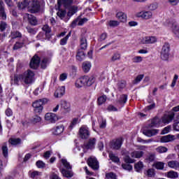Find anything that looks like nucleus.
<instances>
[{
  "mask_svg": "<svg viewBox=\"0 0 179 179\" xmlns=\"http://www.w3.org/2000/svg\"><path fill=\"white\" fill-rule=\"evenodd\" d=\"M94 82H96V78H94V76H85L78 78L76 80L75 86L80 89V87H83V86H92Z\"/></svg>",
  "mask_w": 179,
  "mask_h": 179,
  "instance_id": "f257e3e1",
  "label": "nucleus"
},
{
  "mask_svg": "<svg viewBox=\"0 0 179 179\" xmlns=\"http://www.w3.org/2000/svg\"><path fill=\"white\" fill-rule=\"evenodd\" d=\"M22 82L25 85H30L34 82V72L31 70H27L22 74Z\"/></svg>",
  "mask_w": 179,
  "mask_h": 179,
  "instance_id": "f03ea898",
  "label": "nucleus"
},
{
  "mask_svg": "<svg viewBox=\"0 0 179 179\" xmlns=\"http://www.w3.org/2000/svg\"><path fill=\"white\" fill-rule=\"evenodd\" d=\"M47 102V99H39L37 100L36 101H34L32 103V107L34 108V112L40 114V113L43 112V106H44V103Z\"/></svg>",
  "mask_w": 179,
  "mask_h": 179,
  "instance_id": "7ed1b4c3",
  "label": "nucleus"
},
{
  "mask_svg": "<svg viewBox=\"0 0 179 179\" xmlns=\"http://www.w3.org/2000/svg\"><path fill=\"white\" fill-rule=\"evenodd\" d=\"M169 57H170V44L165 43L161 51V58L164 61H167Z\"/></svg>",
  "mask_w": 179,
  "mask_h": 179,
  "instance_id": "20e7f679",
  "label": "nucleus"
},
{
  "mask_svg": "<svg viewBox=\"0 0 179 179\" xmlns=\"http://www.w3.org/2000/svg\"><path fill=\"white\" fill-rule=\"evenodd\" d=\"M79 136L81 139H87L90 136V131L89 130V127L87 126H82L78 131Z\"/></svg>",
  "mask_w": 179,
  "mask_h": 179,
  "instance_id": "39448f33",
  "label": "nucleus"
},
{
  "mask_svg": "<svg viewBox=\"0 0 179 179\" xmlns=\"http://www.w3.org/2000/svg\"><path fill=\"white\" fill-rule=\"evenodd\" d=\"M29 10L31 13H36L40 10V2L37 0H31L29 1Z\"/></svg>",
  "mask_w": 179,
  "mask_h": 179,
  "instance_id": "423d86ee",
  "label": "nucleus"
},
{
  "mask_svg": "<svg viewBox=\"0 0 179 179\" xmlns=\"http://www.w3.org/2000/svg\"><path fill=\"white\" fill-rule=\"evenodd\" d=\"M136 16L137 17H141V19H145V20H148L153 17V13L152 11H141L137 13Z\"/></svg>",
  "mask_w": 179,
  "mask_h": 179,
  "instance_id": "0eeeda50",
  "label": "nucleus"
},
{
  "mask_svg": "<svg viewBox=\"0 0 179 179\" xmlns=\"http://www.w3.org/2000/svg\"><path fill=\"white\" fill-rule=\"evenodd\" d=\"M96 141V138H90L87 143L84 144L83 146L84 151L86 152V150H89V149H94Z\"/></svg>",
  "mask_w": 179,
  "mask_h": 179,
  "instance_id": "6e6552de",
  "label": "nucleus"
},
{
  "mask_svg": "<svg viewBox=\"0 0 179 179\" xmlns=\"http://www.w3.org/2000/svg\"><path fill=\"white\" fill-rule=\"evenodd\" d=\"M87 164L93 170H99V162L96 157H90L87 160Z\"/></svg>",
  "mask_w": 179,
  "mask_h": 179,
  "instance_id": "1a4fd4ad",
  "label": "nucleus"
},
{
  "mask_svg": "<svg viewBox=\"0 0 179 179\" xmlns=\"http://www.w3.org/2000/svg\"><path fill=\"white\" fill-rule=\"evenodd\" d=\"M169 27H171L173 37L179 40V25L177 23L169 24Z\"/></svg>",
  "mask_w": 179,
  "mask_h": 179,
  "instance_id": "9d476101",
  "label": "nucleus"
},
{
  "mask_svg": "<svg viewBox=\"0 0 179 179\" xmlns=\"http://www.w3.org/2000/svg\"><path fill=\"white\" fill-rule=\"evenodd\" d=\"M39 65H40V57L37 55H34L30 62L29 66L32 69H37Z\"/></svg>",
  "mask_w": 179,
  "mask_h": 179,
  "instance_id": "9b49d317",
  "label": "nucleus"
},
{
  "mask_svg": "<svg viewBox=\"0 0 179 179\" xmlns=\"http://www.w3.org/2000/svg\"><path fill=\"white\" fill-rule=\"evenodd\" d=\"M39 65H40V57L37 55H34L30 62L29 66L32 69H37Z\"/></svg>",
  "mask_w": 179,
  "mask_h": 179,
  "instance_id": "f8f14e48",
  "label": "nucleus"
},
{
  "mask_svg": "<svg viewBox=\"0 0 179 179\" xmlns=\"http://www.w3.org/2000/svg\"><path fill=\"white\" fill-rule=\"evenodd\" d=\"M45 120L46 121H48V122L54 124L55 122H57V121H58V117L57 116V115H55V113H48L45 115Z\"/></svg>",
  "mask_w": 179,
  "mask_h": 179,
  "instance_id": "ddd939ff",
  "label": "nucleus"
},
{
  "mask_svg": "<svg viewBox=\"0 0 179 179\" xmlns=\"http://www.w3.org/2000/svg\"><path fill=\"white\" fill-rule=\"evenodd\" d=\"M157 41L155 36H145L141 39V44H153Z\"/></svg>",
  "mask_w": 179,
  "mask_h": 179,
  "instance_id": "4468645a",
  "label": "nucleus"
},
{
  "mask_svg": "<svg viewBox=\"0 0 179 179\" xmlns=\"http://www.w3.org/2000/svg\"><path fill=\"white\" fill-rule=\"evenodd\" d=\"M24 20H28L30 24H32L33 26H36V24H37V19H36V17L29 13L24 14Z\"/></svg>",
  "mask_w": 179,
  "mask_h": 179,
  "instance_id": "2eb2a0df",
  "label": "nucleus"
},
{
  "mask_svg": "<svg viewBox=\"0 0 179 179\" xmlns=\"http://www.w3.org/2000/svg\"><path fill=\"white\" fill-rule=\"evenodd\" d=\"M174 113L171 115H164L160 120L161 124H170L173 120H174Z\"/></svg>",
  "mask_w": 179,
  "mask_h": 179,
  "instance_id": "dca6fc26",
  "label": "nucleus"
},
{
  "mask_svg": "<svg viewBox=\"0 0 179 179\" xmlns=\"http://www.w3.org/2000/svg\"><path fill=\"white\" fill-rule=\"evenodd\" d=\"M75 3V0H58L57 4L59 8H61V5H63L64 8H69L71 5H73Z\"/></svg>",
  "mask_w": 179,
  "mask_h": 179,
  "instance_id": "f3484780",
  "label": "nucleus"
},
{
  "mask_svg": "<svg viewBox=\"0 0 179 179\" xmlns=\"http://www.w3.org/2000/svg\"><path fill=\"white\" fill-rule=\"evenodd\" d=\"M173 141H176V136L174 135H166L160 138V142L162 143H167L169 142H173Z\"/></svg>",
  "mask_w": 179,
  "mask_h": 179,
  "instance_id": "a211bd4d",
  "label": "nucleus"
},
{
  "mask_svg": "<svg viewBox=\"0 0 179 179\" xmlns=\"http://www.w3.org/2000/svg\"><path fill=\"white\" fill-rule=\"evenodd\" d=\"M122 142L123 140L122 138H117L112 142L111 148L115 150H118V149H120L121 146L122 145Z\"/></svg>",
  "mask_w": 179,
  "mask_h": 179,
  "instance_id": "6ab92c4d",
  "label": "nucleus"
},
{
  "mask_svg": "<svg viewBox=\"0 0 179 179\" xmlns=\"http://www.w3.org/2000/svg\"><path fill=\"white\" fill-rule=\"evenodd\" d=\"M160 125H162V120L159 117H154L151 120V122L148 127L149 128H153L155 127H160Z\"/></svg>",
  "mask_w": 179,
  "mask_h": 179,
  "instance_id": "aec40b11",
  "label": "nucleus"
},
{
  "mask_svg": "<svg viewBox=\"0 0 179 179\" xmlns=\"http://www.w3.org/2000/svg\"><path fill=\"white\" fill-rule=\"evenodd\" d=\"M0 17L3 20H6V13L5 12V3L3 1L0 0Z\"/></svg>",
  "mask_w": 179,
  "mask_h": 179,
  "instance_id": "412c9836",
  "label": "nucleus"
},
{
  "mask_svg": "<svg viewBox=\"0 0 179 179\" xmlns=\"http://www.w3.org/2000/svg\"><path fill=\"white\" fill-rule=\"evenodd\" d=\"M122 155L124 156V160L125 163H134V159L129 157V152L127 150H122Z\"/></svg>",
  "mask_w": 179,
  "mask_h": 179,
  "instance_id": "4be33fe9",
  "label": "nucleus"
},
{
  "mask_svg": "<svg viewBox=\"0 0 179 179\" xmlns=\"http://www.w3.org/2000/svg\"><path fill=\"white\" fill-rule=\"evenodd\" d=\"M143 134L145 136H148V138H150L152 136H155V135H157V134H159V130L158 129L144 130L143 131Z\"/></svg>",
  "mask_w": 179,
  "mask_h": 179,
  "instance_id": "5701e85b",
  "label": "nucleus"
},
{
  "mask_svg": "<svg viewBox=\"0 0 179 179\" xmlns=\"http://www.w3.org/2000/svg\"><path fill=\"white\" fill-rule=\"evenodd\" d=\"M63 94H65V87H59L55 92L54 96L56 98L62 97Z\"/></svg>",
  "mask_w": 179,
  "mask_h": 179,
  "instance_id": "b1692460",
  "label": "nucleus"
},
{
  "mask_svg": "<svg viewBox=\"0 0 179 179\" xmlns=\"http://www.w3.org/2000/svg\"><path fill=\"white\" fill-rule=\"evenodd\" d=\"M116 17L122 23H125V22H127V14L124 12L120 11L117 13Z\"/></svg>",
  "mask_w": 179,
  "mask_h": 179,
  "instance_id": "393cba45",
  "label": "nucleus"
},
{
  "mask_svg": "<svg viewBox=\"0 0 179 179\" xmlns=\"http://www.w3.org/2000/svg\"><path fill=\"white\" fill-rule=\"evenodd\" d=\"M67 8L69 9V11L67 13V16H69V17H72V16H73V15H75V13L78 12V6H69Z\"/></svg>",
  "mask_w": 179,
  "mask_h": 179,
  "instance_id": "a878e982",
  "label": "nucleus"
},
{
  "mask_svg": "<svg viewBox=\"0 0 179 179\" xmlns=\"http://www.w3.org/2000/svg\"><path fill=\"white\" fill-rule=\"evenodd\" d=\"M168 167L173 170H179V162L176 160L169 161L168 162Z\"/></svg>",
  "mask_w": 179,
  "mask_h": 179,
  "instance_id": "bb28decb",
  "label": "nucleus"
},
{
  "mask_svg": "<svg viewBox=\"0 0 179 179\" xmlns=\"http://www.w3.org/2000/svg\"><path fill=\"white\" fill-rule=\"evenodd\" d=\"M19 82H23V75H15L11 79V85H19Z\"/></svg>",
  "mask_w": 179,
  "mask_h": 179,
  "instance_id": "cd10ccee",
  "label": "nucleus"
},
{
  "mask_svg": "<svg viewBox=\"0 0 179 179\" xmlns=\"http://www.w3.org/2000/svg\"><path fill=\"white\" fill-rule=\"evenodd\" d=\"M64 128L65 127H64V125H59L55 128L52 129L53 135H61V134L64 132Z\"/></svg>",
  "mask_w": 179,
  "mask_h": 179,
  "instance_id": "c85d7f7f",
  "label": "nucleus"
},
{
  "mask_svg": "<svg viewBox=\"0 0 179 179\" xmlns=\"http://www.w3.org/2000/svg\"><path fill=\"white\" fill-rule=\"evenodd\" d=\"M167 178L176 179L178 178V172L174 171H169L165 173Z\"/></svg>",
  "mask_w": 179,
  "mask_h": 179,
  "instance_id": "c756f323",
  "label": "nucleus"
},
{
  "mask_svg": "<svg viewBox=\"0 0 179 179\" xmlns=\"http://www.w3.org/2000/svg\"><path fill=\"white\" fill-rule=\"evenodd\" d=\"M86 55H85V52L83 50H78L77 52V55L76 56V60L79 62H82L83 59H85Z\"/></svg>",
  "mask_w": 179,
  "mask_h": 179,
  "instance_id": "7c9ffc66",
  "label": "nucleus"
},
{
  "mask_svg": "<svg viewBox=\"0 0 179 179\" xmlns=\"http://www.w3.org/2000/svg\"><path fill=\"white\" fill-rule=\"evenodd\" d=\"M61 107L66 111V113H69V111H71V103L66 102V101H62Z\"/></svg>",
  "mask_w": 179,
  "mask_h": 179,
  "instance_id": "2f4dec72",
  "label": "nucleus"
},
{
  "mask_svg": "<svg viewBox=\"0 0 179 179\" xmlns=\"http://www.w3.org/2000/svg\"><path fill=\"white\" fill-rule=\"evenodd\" d=\"M131 157H134V159H141L145 155L143 151H133L131 152Z\"/></svg>",
  "mask_w": 179,
  "mask_h": 179,
  "instance_id": "473e14b6",
  "label": "nucleus"
},
{
  "mask_svg": "<svg viewBox=\"0 0 179 179\" xmlns=\"http://www.w3.org/2000/svg\"><path fill=\"white\" fill-rule=\"evenodd\" d=\"M60 171L62 176L66 178H71V177H73V173H72L71 171H66L64 169H62Z\"/></svg>",
  "mask_w": 179,
  "mask_h": 179,
  "instance_id": "72a5a7b5",
  "label": "nucleus"
},
{
  "mask_svg": "<svg viewBox=\"0 0 179 179\" xmlns=\"http://www.w3.org/2000/svg\"><path fill=\"white\" fill-rule=\"evenodd\" d=\"M91 68H92V63H90V62H84L83 63V69L84 72L85 73L89 72Z\"/></svg>",
  "mask_w": 179,
  "mask_h": 179,
  "instance_id": "f704fd0d",
  "label": "nucleus"
},
{
  "mask_svg": "<svg viewBox=\"0 0 179 179\" xmlns=\"http://www.w3.org/2000/svg\"><path fill=\"white\" fill-rule=\"evenodd\" d=\"M42 30L45 31V35L47 36L48 38H50L51 37V35H50V33H51V28L50 26L45 24L42 27Z\"/></svg>",
  "mask_w": 179,
  "mask_h": 179,
  "instance_id": "c9c22d12",
  "label": "nucleus"
},
{
  "mask_svg": "<svg viewBox=\"0 0 179 179\" xmlns=\"http://www.w3.org/2000/svg\"><path fill=\"white\" fill-rule=\"evenodd\" d=\"M27 6H29V1L27 0H24L18 3V8L20 9H24V8H27Z\"/></svg>",
  "mask_w": 179,
  "mask_h": 179,
  "instance_id": "e433bc0d",
  "label": "nucleus"
},
{
  "mask_svg": "<svg viewBox=\"0 0 179 179\" xmlns=\"http://www.w3.org/2000/svg\"><path fill=\"white\" fill-rule=\"evenodd\" d=\"M80 48L81 50H86L87 48V40H86V38L80 39Z\"/></svg>",
  "mask_w": 179,
  "mask_h": 179,
  "instance_id": "4c0bfd02",
  "label": "nucleus"
},
{
  "mask_svg": "<svg viewBox=\"0 0 179 179\" xmlns=\"http://www.w3.org/2000/svg\"><path fill=\"white\" fill-rule=\"evenodd\" d=\"M153 166L157 169V170H163L164 169V163L162 162H155Z\"/></svg>",
  "mask_w": 179,
  "mask_h": 179,
  "instance_id": "58836bf2",
  "label": "nucleus"
},
{
  "mask_svg": "<svg viewBox=\"0 0 179 179\" xmlns=\"http://www.w3.org/2000/svg\"><path fill=\"white\" fill-rule=\"evenodd\" d=\"M134 169L136 170V171H141V170H142V169H143V162L139 161L138 162L136 163L134 165Z\"/></svg>",
  "mask_w": 179,
  "mask_h": 179,
  "instance_id": "ea45409f",
  "label": "nucleus"
},
{
  "mask_svg": "<svg viewBox=\"0 0 179 179\" xmlns=\"http://www.w3.org/2000/svg\"><path fill=\"white\" fill-rule=\"evenodd\" d=\"M156 152H157V153H166V152H168L169 149L164 146H159L158 148H157L155 149Z\"/></svg>",
  "mask_w": 179,
  "mask_h": 179,
  "instance_id": "a19ab883",
  "label": "nucleus"
},
{
  "mask_svg": "<svg viewBox=\"0 0 179 179\" xmlns=\"http://www.w3.org/2000/svg\"><path fill=\"white\" fill-rule=\"evenodd\" d=\"M80 122L79 118L73 119L69 126L70 129H73V128H75L77 124H79Z\"/></svg>",
  "mask_w": 179,
  "mask_h": 179,
  "instance_id": "79ce46f5",
  "label": "nucleus"
},
{
  "mask_svg": "<svg viewBox=\"0 0 179 179\" xmlns=\"http://www.w3.org/2000/svg\"><path fill=\"white\" fill-rule=\"evenodd\" d=\"M62 164H63L64 167L67 169V170H71V169H72L71 164H69V162H68V161L65 159H62Z\"/></svg>",
  "mask_w": 179,
  "mask_h": 179,
  "instance_id": "37998d69",
  "label": "nucleus"
},
{
  "mask_svg": "<svg viewBox=\"0 0 179 179\" xmlns=\"http://www.w3.org/2000/svg\"><path fill=\"white\" fill-rule=\"evenodd\" d=\"M109 157L112 162H114L115 163H120V158L115 156L113 152H109Z\"/></svg>",
  "mask_w": 179,
  "mask_h": 179,
  "instance_id": "c03bdc74",
  "label": "nucleus"
},
{
  "mask_svg": "<svg viewBox=\"0 0 179 179\" xmlns=\"http://www.w3.org/2000/svg\"><path fill=\"white\" fill-rule=\"evenodd\" d=\"M108 26L110 27H117V26H120V22L117 20H110L108 22Z\"/></svg>",
  "mask_w": 179,
  "mask_h": 179,
  "instance_id": "a18cd8bd",
  "label": "nucleus"
},
{
  "mask_svg": "<svg viewBox=\"0 0 179 179\" xmlns=\"http://www.w3.org/2000/svg\"><path fill=\"white\" fill-rule=\"evenodd\" d=\"M120 59H121V55L116 52L112 56L110 61L112 62H115V61H120Z\"/></svg>",
  "mask_w": 179,
  "mask_h": 179,
  "instance_id": "49530a36",
  "label": "nucleus"
},
{
  "mask_svg": "<svg viewBox=\"0 0 179 179\" xmlns=\"http://www.w3.org/2000/svg\"><path fill=\"white\" fill-rule=\"evenodd\" d=\"M147 8L149 10H156V9L159 8V4H157V3H152L149 4Z\"/></svg>",
  "mask_w": 179,
  "mask_h": 179,
  "instance_id": "de8ad7c7",
  "label": "nucleus"
},
{
  "mask_svg": "<svg viewBox=\"0 0 179 179\" xmlns=\"http://www.w3.org/2000/svg\"><path fill=\"white\" fill-rule=\"evenodd\" d=\"M142 61H143V57L141 56H136L132 58V62H134V64H141Z\"/></svg>",
  "mask_w": 179,
  "mask_h": 179,
  "instance_id": "09e8293b",
  "label": "nucleus"
},
{
  "mask_svg": "<svg viewBox=\"0 0 179 179\" xmlns=\"http://www.w3.org/2000/svg\"><path fill=\"white\" fill-rule=\"evenodd\" d=\"M8 29V23L4 21L0 22V31H5Z\"/></svg>",
  "mask_w": 179,
  "mask_h": 179,
  "instance_id": "8fccbe9b",
  "label": "nucleus"
},
{
  "mask_svg": "<svg viewBox=\"0 0 179 179\" xmlns=\"http://www.w3.org/2000/svg\"><path fill=\"white\" fill-rule=\"evenodd\" d=\"M2 154L4 157H8V146L6 145V143H5L1 147Z\"/></svg>",
  "mask_w": 179,
  "mask_h": 179,
  "instance_id": "3c124183",
  "label": "nucleus"
},
{
  "mask_svg": "<svg viewBox=\"0 0 179 179\" xmlns=\"http://www.w3.org/2000/svg\"><path fill=\"white\" fill-rule=\"evenodd\" d=\"M144 76H145L143 74H140V75L137 76L136 78L133 81V84L138 85V83H139V82H141L142 80V79H143Z\"/></svg>",
  "mask_w": 179,
  "mask_h": 179,
  "instance_id": "603ef678",
  "label": "nucleus"
},
{
  "mask_svg": "<svg viewBox=\"0 0 179 179\" xmlns=\"http://www.w3.org/2000/svg\"><path fill=\"white\" fill-rule=\"evenodd\" d=\"M11 38H17L18 37H22V34L17 31H11L10 33Z\"/></svg>",
  "mask_w": 179,
  "mask_h": 179,
  "instance_id": "864d4df0",
  "label": "nucleus"
},
{
  "mask_svg": "<svg viewBox=\"0 0 179 179\" xmlns=\"http://www.w3.org/2000/svg\"><path fill=\"white\" fill-rule=\"evenodd\" d=\"M106 101H107V96H106V95L100 96L99 98H98L99 106H101V104H104V103H106Z\"/></svg>",
  "mask_w": 179,
  "mask_h": 179,
  "instance_id": "5fc2aeb1",
  "label": "nucleus"
},
{
  "mask_svg": "<svg viewBox=\"0 0 179 179\" xmlns=\"http://www.w3.org/2000/svg\"><path fill=\"white\" fill-rule=\"evenodd\" d=\"M50 62V59L48 58H43V59L41 61V66L43 68V69H45L47 68V64Z\"/></svg>",
  "mask_w": 179,
  "mask_h": 179,
  "instance_id": "6e6d98bb",
  "label": "nucleus"
},
{
  "mask_svg": "<svg viewBox=\"0 0 179 179\" xmlns=\"http://www.w3.org/2000/svg\"><path fill=\"white\" fill-rule=\"evenodd\" d=\"M57 16H59V17H60V19H64V17H65V15H66V11L65 10L59 9L57 13Z\"/></svg>",
  "mask_w": 179,
  "mask_h": 179,
  "instance_id": "4d7b16f0",
  "label": "nucleus"
},
{
  "mask_svg": "<svg viewBox=\"0 0 179 179\" xmlns=\"http://www.w3.org/2000/svg\"><path fill=\"white\" fill-rule=\"evenodd\" d=\"M127 100H128V96L125 94L122 95L120 96L119 103H120V104H125V103H127Z\"/></svg>",
  "mask_w": 179,
  "mask_h": 179,
  "instance_id": "13d9d810",
  "label": "nucleus"
},
{
  "mask_svg": "<svg viewBox=\"0 0 179 179\" xmlns=\"http://www.w3.org/2000/svg\"><path fill=\"white\" fill-rule=\"evenodd\" d=\"M106 179H117V176L113 173H108L106 174Z\"/></svg>",
  "mask_w": 179,
  "mask_h": 179,
  "instance_id": "bf43d9fd",
  "label": "nucleus"
},
{
  "mask_svg": "<svg viewBox=\"0 0 179 179\" xmlns=\"http://www.w3.org/2000/svg\"><path fill=\"white\" fill-rule=\"evenodd\" d=\"M9 142L11 145H19L20 143V138H10Z\"/></svg>",
  "mask_w": 179,
  "mask_h": 179,
  "instance_id": "052dcab7",
  "label": "nucleus"
},
{
  "mask_svg": "<svg viewBox=\"0 0 179 179\" xmlns=\"http://www.w3.org/2000/svg\"><path fill=\"white\" fill-rule=\"evenodd\" d=\"M122 167L124 170H127L128 171H131V170H132V166L129 164H122Z\"/></svg>",
  "mask_w": 179,
  "mask_h": 179,
  "instance_id": "680f3d73",
  "label": "nucleus"
},
{
  "mask_svg": "<svg viewBox=\"0 0 179 179\" xmlns=\"http://www.w3.org/2000/svg\"><path fill=\"white\" fill-rule=\"evenodd\" d=\"M155 159H156V154L155 153H150L149 154L147 160L148 162H155Z\"/></svg>",
  "mask_w": 179,
  "mask_h": 179,
  "instance_id": "e2e57ef3",
  "label": "nucleus"
},
{
  "mask_svg": "<svg viewBox=\"0 0 179 179\" xmlns=\"http://www.w3.org/2000/svg\"><path fill=\"white\" fill-rule=\"evenodd\" d=\"M36 164L38 169H44L45 167V164L43 161H37Z\"/></svg>",
  "mask_w": 179,
  "mask_h": 179,
  "instance_id": "0e129e2a",
  "label": "nucleus"
},
{
  "mask_svg": "<svg viewBox=\"0 0 179 179\" xmlns=\"http://www.w3.org/2000/svg\"><path fill=\"white\" fill-rule=\"evenodd\" d=\"M146 174L148 177H155V169H150L147 171Z\"/></svg>",
  "mask_w": 179,
  "mask_h": 179,
  "instance_id": "69168bd1",
  "label": "nucleus"
},
{
  "mask_svg": "<svg viewBox=\"0 0 179 179\" xmlns=\"http://www.w3.org/2000/svg\"><path fill=\"white\" fill-rule=\"evenodd\" d=\"M23 44H24V43H20V42H17L13 49V50H19V48H22V47H23Z\"/></svg>",
  "mask_w": 179,
  "mask_h": 179,
  "instance_id": "338daca9",
  "label": "nucleus"
},
{
  "mask_svg": "<svg viewBox=\"0 0 179 179\" xmlns=\"http://www.w3.org/2000/svg\"><path fill=\"white\" fill-rule=\"evenodd\" d=\"M155 107H156V103H155V102H153L152 104H150L145 108V111H150V110H153V108H155Z\"/></svg>",
  "mask_w": 179,
  "mask_h": 179,
  "instance_id": "774afa93",
  "label": "nucleus"
}]
</instances>
